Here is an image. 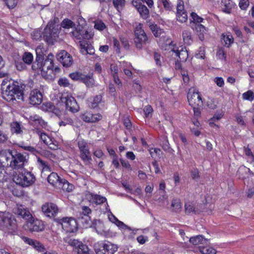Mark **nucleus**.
<instances>
[{
  "mask_svg": "<svg viewBox=\"0 0 254 254\" xmlns=\"http://www.w3.org/2000/svg\"><path fill=\"white\" fill-rule=\"evenodd\" d=\"M1 94L2 98L8 102L21 100L24 101L25 92L30 89L31 86L23 84L20 81L4 79L1 83Z\"/></svg>",
  "mask_w": 254,
  "mask_h": 254,
  "instance_id": "f257e3e1",
  "label": "nucleus"
},
{
  "mask_svg": "<svg viewBox=\"0 0 254 254\" xmlns=\"http://www.w3.org/2000/svg\"><path fill=\"white\" fill-rule=\"evenodd\" d=\"M44 49L41 46L36 49V58L35 62L33 63L32 68L33 70L36 71L39 69L42 72L47 70L53 71L54 66V55L50 53L44 58Z\"/></svg>",
  "mask_w": 254,
  "mask_h": 254,
  "instance_id": "f03ea898",
  "label": "nucleus"
},
{
  "mask_svg": "<svg viewBox=\"0 0 254 254\" xmlns=\"http://www.w3.org/2000/svg\"><path fill=\"white\" fill-rule=\"evenodd\" d=\"M73 36L79 41V47L80 52L83 55H93L95 54V50L93 47L86 40L81 41L83 39H89L93 36L92 33H89L84 27H76L72 32Z\"/></svg>",
  "mask_w": 254,
  "mask_h": 254,
  "instance_id": "7ed1b4c3",
  "label": "nucleus"
},
{
  "mask_svg": "<svg viewBox=\"0 0 254 254\" xmlns=\"http://www.w3.org/2000/svg\"><path fill=\"white\" fill-rule=\"evenodd\" d=\"M0 229L12 234L16 231V220L11 214L6 212H0Z\"/></svg>",
  "mask_w": 254,
  "mask_h": 254,
  "instance_id": "20e7f679",
  "label": "nucleus"
},
{
  "mask_svg": "<svg viewBox=\"0 0 254 254\" xmlns=\"http://www.w3.org/2000/svg\"><path fill=\"white\" fill-rule=\"evenodd\" d=\"M13 181L16 184L25 188L34 184L36 181V178L31 172L24 170L15 173L13 175Z\"/></svg>",
  "mask_w": 254,
  "mask_h": 254,
  "instance_id": "39448f33",
  "label": "nucleus"
},
{
  "mask_svg": "<svg viewBox=\"0 0 254 254\" xmlns=\"http://www.w3.org/2000/svg\"><path fill=\"white\" fill-rule=\"evenodd\" d=\"M148 42L147 36L142 29V25L139 24L134 30V44L136 48L139 50H141Z\"/></svg>",
  "mask_w": 254,
  "mask_h": 254,
  "instance_id": "423d86ee",
  "label": "nucleus"
},
{
  "mask_svg": "<svg viewBox=\"0 0 254 254\" xmlns=\"http://www.w3.org/2000/svg\"><path fill=\"white\" fill-rule=\"evenodd\" d=\"M93 247L96 254H114L118 250L117 246L109 242H98Z\"/></svg>",
  "mask_w": 254,
  "mask_h": 254,
  "instance_id": "0eeeda50",
  "label": "nucleus"
},
{
  "mask_svg": "<svg viewBox=\"0 0 254 254\" xmlns=\"http://www.w3.org/2000/svg\"><path fill=\"white\" fill-rule=\"evenodd\" d=\"M10 154L12 157L10 163V166L14 169L23 168L27 162V156L17 151H11Z\"/></svg>",
  "mask_w": 254,
  "mask_h": 254,
  "instance_id": "6e6552de",
  "label": "nucleus"
},
{
  "mask_svg": "<svg viewBox=\"0 0 254 254\" xmlns=\"http://www.w3.org/2000/svg\"><path fill=\"white\" fill-rule=\"evenodd\" d=\"M54 221L61 225L62 228L66 232L72 233L77 229V223L72 218H55Z\"/></svg>",
  "mask_w": 254,
  "mask_h": 254,
  "instance_id": "1a4fd4ad",
  "label": "nucleus"
},
{
  "mask_svg": "<svg viewBox=\"0 0 254 254\" xmlns=\"http://www.w3.org/2000/svg\"><path fill=\"white\" fill-rule=\"evenodd\" d=\"M78 146L79 149L81 159L85 165L89 164L92 161V158L87 143L83 141H78Z\"/></svg>",
  "mask_w": 254,
  "mask_h": 254,
  "instance_id": "9d476101",
  "label": "nucleus"
},
{
  "mask_svg": "<svg viewBox=\"0 0 254 254\" xmlns=\"http://www.w3.org/2000/svg\"><path fill=\"white\" fill-rule=\"evenodd\" d=\"M188 100L190 106L203 105L201 95L199 92L194 88H191L189 89L187 95Z\"/></svg>",
  "mask_w": 254,
  "mask_h": 254,
  "instance_id": "9b49d317",
  "label": "nucleus"
},
{
  "mask_svg": "<svg viewBox=\"0 0 254 254\" xmlns=\"http://www.w3.org/2000/svg\"><path fill=\"white\" fill-rule=\"evenodd\" d=\"M55 23H49L44 29L43 37L48 43L52 42L53 39L58 36V31L55 29Z\"/></svg>",
  "mask_w": 254,
  "mask_h": 254,
  "instance_id": "f8f14e48",
  "label": "nucleus"
},
{
  "mask_svg": "<svg viewBox=\"0 0 254 254\" xmlns=\"http://www.w3.org/2000/svg\"><path fill=\"white\" fill-rule=\"evenodd\" d=\"M62 103L65 104L66 109L72 113H75L78 111L79 106L75 99L72 96H62L61 98Z\"/></svg>",
  "mask_w": 254,
  "mask_h": 254,
  "instance_id": "ddd939ff",
  "label": "nucleus"
},
{
  "mask_svg": "<svg viewBox=\"0 0 254 254\" xmlns=\"http://www.w3.org/2000/svg\"><path fill=\"white\" fill-rule=\"evenodd\" d=\"M42 211L46 216L50 218L54 217L59 212L57 205L52 202H47L42 206Z\"/></svg>",
  "mask_w": 254,
  "mask_h": 254,
  "instance_id": "4468645a",
  "label": "nucleus"
},
{
  "mask_svg": "<svg viewBox=\"0 0 254 254\" xmlns=\"http://www.w3.org/2000/svg\"><path fill=\"white\" fill-rule=\"evenodd\" d=\"M12 212L15 215L25 219L27 221L32 220V214L23 205H16L13 207Z\"/></svg>",
  "mask_w": 254,
  "mask_h": 254,
  "instance_id": "2eb2a0df",
  "label": "nucleus"
},
{
  "mask_svg": "<svg viewBox=\"0 0 254 254\" xmlns=\"http://www.w3.org/2000/svg\"><path fill=\"white\" fill-rule=\"evenodd\" d=\"M43 100V95L42 93L38 89L32 90L29 95V102L32 105H40Z\"/></svg>",
  "mask_w": 254,
  "mask_h": 254,
  "instance_id": "dca6fc26",
  "label": "nucleus"
},
{
  "mask_svg": "<svg viewBox=\"0 0 254 254\" xmlns=\"http://www.w3.org/2000/svg\"><path fill=\"white\" fill-rule=\"evenodd\" d=\"M57 59L64 66L69 67L72 64V57L65 51H62L58 54Z\"/></svg>",
  "mask_w": 254,
  "mask_h": 254,
  "instance_id": "f3484780",
  "label": "nucleus"
},
{
  "mask_svg": "<svg viewBox=\"0 0 254 254\" xmlns=\"http://www.w3.org/2000/svg\"><path fill=\"white\" fill-rule=\"evenodd\" d=\"M80 118L86 123H96L101 120L102 117L99 114H93L89 112L81 113Z\"/></svg>",
  "mask_w": 254,
  "mask_h": 254,
  "instance_id": "a211bd4d",
  "label": "nucleus"
},
{
  "mask_svg": "<svg viewBox=\"0 0 254 254\" xmlns=\"http://www.w3.org/2000/svg\"><path fill=\"white\" fill-rule=\"evenodd\" d=\"M28 223L30 224L29 225L30 230L32 232H39L42 231L44 230V225L43 222L39 220L33 219L32 217V220L27 221Z\"/></svg>",
  "mask_w": 254,
  "mask_h": 254,
  "instance_id": "6ab92c4d",
  "label": "nucleus"
},
{
  "mask_svg": "<svg viewBox=\"0 0 254 254\" xmlns=\"http://www.w3.org/2000/svg\"><path fill=\"white\" fill-rule=\"evenodd\" d=\"M175 54V56L178 58L177 59L180 62H185L188 58V52L186 48L180 47L177 50L173 48L172 50Z\"/></svg>",
  "mask_w": 254,
  "mask_h": 254,
  "instance_id": "aec40b11",
  "label": "nucleus"
},
{
  "mask_svg": "<svg viewBox=\"0 0 254 254\" xmlns=\"http://www.w3.org/2000/svg\"><path fill=\"white\" fill-rule=\"evenodd\" d=\"M86 196L89 199L90 202L96 205H100L107 201L105 197L91 192H88Z\"/></svg>",
  "mask_w": 254,
  "mask_h": 254,
  "instance_id": "412c9836",
  "label": "nucleus"
},
{
  "mask_svg": "<svg viewBox=\"0 0 254 254\" xmlns=\"http://www.w3.org/2000/svg\"><path fill=\"white\" fill-rule=\"evenodd\" d=\"M47 180L48 182L53 186L61 188L64 179H61L57 173L53 172L49 175Z\"/></svg>",
  "mask_w": 254,
  "mask_h": 254,
  "instance_id": "4be33fe9",
  "label": "nucleus"
},
{
  "mask_svg": "<svg viewBox=\"0 0 254 254\" xmlns=\"http://www.w3.org/2000/svg\"><path fill=\"white\" fill-rule=\"evenodd\" d=\"M10 130L12 133H16V134H22L23 132L21 125L16 121L12 122L10 124Z\"/></svg>",
  "mask_w": 254,
  "mask_h": 254,
  "instance_id": "5701e85b",
  "label": "nucleus"
},
{
  "mask_svg": "<svg viewBox=\"0 0 254 254\" xmlns=\"http://www.w3.org/2000/svg\"><path fill=\"white\" fill-rule=\"evenodd\" d=\"M139 12L140 16L144 19H147L149 16V11L147 7L142 3L139 4L137 7H134Z\"/></svg>",
  "mask_w": 254,
  "mask_h": 254,
  "instance_id": "b1692460",
  "label": "nucleus"
},
{
  "mask_svg": "<svg viewBox=\"0 0 254 254\" xmlns=\"http://www.w3.org/2000/svg\"><path fill=\"white\" fill-rule=\"evenodd\" d=\"M189 241L194 245L199 244L207 245V240L204 239L202 235H198L190 238Z\"/></svg>",
  "mask_w": 254,
  "mask_h": 254,
  "instance_id": "393cba45",
  "label": "nucleus"
},
{
  "mask_svg": "<svg viewBox=\"0 0 254 254\" xmlns=\"http://www.w3.org/2000/svg\"><path fill=\"white\" fill-rule=\"evenodd\" d=\"M80 81L83 82L88 87H92L94 84V80L91 74H83Z\"/></svg>",
  "mask_w": 254,
  "mask_h": 254,
  "instance_id": "a878e982",
  "label": "nucleus"
},
{
  "mask_svg": "<svg viewBox=\"0 0 254 254\" xmlns=\"http://www.w3.org/2000/svg\"><path fill=\"white\" fill-rule=\"evenodd\" d=\"M64 241L65 243L74 248V250H76L77 248L80 247L82 244L81 242L74 239H71L69 237H66L64 239Z\"/></svg>",
  "mask_w": 254,
  "mask_h": 254,
  "instance_id": "bb28decb",
  "label": "nucleus"
},
{
  "mask_svg": "<svg viewBox=\"0 0 254 254\" xmlns=\"http://www.w3.org/2000/svg\"><path fill=\"white\" fill-rule=\"evenodd\" d=\"M182 36L184 42L190 45L192 42V38L191 32L188 30H184L182 32Z\"/></svg>",
  "mask_w": 254,
  "mask_h": 254,
  "instance_id": "cd10ccee",
  "label": "nucleus"
},
{
  "mask_svg": "<svg viewBox=\"0 0 254 254\" xmlns=\"http://www.w3.org/2000/svg\"><path fill=\"white\" fill-rule=\"evenodd\" d=\"M171 208L174 212H180L182 208L181 200L179 199H174L172 201Z\"/></svg>",
  "mask_w": 254,
  "mask_h": 254,
  "instance_id": "c85d7f7f",
  "label": "nucleus"
},
{
  "mask_svg": "<svg viewBox=\"0 0 254 254\" xmlns=\"http://www.w3.org/2000/svg\"><path fill=\"white\" fill-rule=\"evenodd\" d=\"M185 212L186 213L189 214L191 212H193L194 214H198L199 213V211L195 208L193 204L190 202H188L185 204Z\"/></svg>",
  "mask_w": 254,
  "mask_h": 254,
  "instance_id": "c756f323",
  "label": "nucleus"
},
{
  "mask_svg": "<svg viewBox=\"0 0 254 254\" xmlns=\"http://www.w3.org/2000/svg\"><path fill=\"white\" fill-rule=\"evenodd\" d=\"M22 60L25 64H31L33 61V56L31 53L25 52L22 56Z\"/></svg>",
  "mask_w": 254,
  "mask_h": 254,
  "instance_id": "7c9ffc66",
  "label": "nucleus"
},
{
  "mask_svg": "<svg viewBox=\"0 0 254 254\" xmlns=\"http://www.w3.org/2000/svg\"><path fill=\"white\" fill-rule=\"evenodd\" d=\"M104 228V224L100 221H96L95 229L97 233L100 235H103L106 232Z\"/></svg>",
  "mask_w": 254,
  "mask_h": 254,
  "instance_id": "2f4dec72",
  "label": "nucleus"
},
{
  "mask_svg": "<svg viewBox=\"0 0 254 254\" xmlns=\"http://www.w3.org/2000/svg\"><path fill=\"white\" fill-rule=\"evenodd\" d=\"M149 27L155 37L160 36L163 32V30L159 27L156 24H151L149 25Z\"/></svg>",
  "mask_w": 254,
  "mask_h": 254,
  "instance_id": "473e14b6",
  "label": "nucleus"
},
{
  "mask_svg": "<svg viewBox=\"0 0 254 254\" xmlns=\"http://www.w3.org/2000/svg\"><path fill=\"white\" fill-rule=\"evenodd\" d=\"M61 26L64 28L69 29L70 28L75 27V24L71 20L65 18L62 22Z\"/></svg>",
  "mask_w": 254,
  "mask_h": 254,
  "instance_id": "72a5a7b5",
  "label": "nucleus"
},
{
  "mask_svg": "<svg viewBox=\"0 0 254 254\" xmlns=\"http://www.w3.org/2000/svg\"><path fill=\"white\" fill-rule=\"evenodd\" d=\"M102 99V96L101 95H96L93 98V100L89 104V107L93 109L97 107L98 104L101 102Z\"/></svg>",
  "mask_w": 254,
  "mask_h": 254,
  "instance_id": "f704fd0d",
  "label": "nucleus"
},
{
  "mask_svg": "<svg viewBox=\"0 0 254 254\" xmlns=\"http://www.w3.org/2000/svg\"><path fill=\"white\" fill-rule=\"evenodd\" d=\"M61 188L63 190H65L68 192H70L72 190L74 187L72 185L69 184L66 180L64 179L62 181Z\"/></svg>",
  "mask_w": 254,
  "mask_h": 254,
  "instance_id": "c9c22d12",
  "label": "nucleus"
},
{
  "mask_svg": "<svg viewBox=\"0 0 254 254\" xmlns=\"http://www.w3.org/2000/svg\"><path fill=\"white\" fill-rule=\"evenodd\" d=\"M77 254H90L88 247L82 244L80 247L75 250Z\"/></svg>",
  "mask_w": 254,
  "mask_h": 254,
  "instance_id": "e433bc0d",
  "label": "nucleus"
},
{
  "mask_svg": "<svg viewBox=\"0 0 254 254\" xmlns=\"http://www.w3.org/2000/svg\"><path fill=\"white\" fill-rule=\"evenodd\" d=\"M114 220L115 221H114V223L116 224V225L119 227L120 229L123 230H131V229L129 227L126 225L125 223H124L123 222L119 220L116 217H115L114 216H113Z\"/></svg>",
  "mask_w": 254,
  "mask_h": 254,
  "instance_id": "4c0bfd02",
  "label": "nucleus"
},
{
  "mask_svg": "<svg viewBox=\"0 0 254 254\" xmlns=\"http://www.w3.org/2000/svg\"><path fill=\"white\" fill-rule=\"evenodd\" d=\"M31 120L33 122L35 125H40L41 127H43L45 125V122L40 117L34 115L33 117H31Z\"/></svg>",
  "mask_w": 254,
  "mask_h": 254,
  "instance_id": "58836bf2",
  "label": "nucleus"
},
{
  "mask_svg": "<svg viewBox=\"0 0 254 254\" xmlns=\"http://www.w3.org/2000/svg\"><path fill=\"white\" fill-rule=\"evenodd\" d=\"M200 252L203 254H216V251L211 247H203L200 249Z\"/></svg>",
  "mask_w": 254,
  "mask_h": 254,
  "instance_id": "ea45409f",
  "label": "nucleus"
},
{
  "mask_svg": "<svg viewBox=\"0 0 254 254\" xmlns=\"http://www.w3.org/2000/svg\"><path fill=\"white\" fill-rule=\"evenodd\" d=\"M177 19L179 21L183 23L187 21L188 15L186 11L181 12L180 13H177Z\"/></svg>",
  "mask_w": 254,
  "mask_h": 254,
  "instance_id": "a19ab883",
  "label": "nucleus"
},
{
  "mask_svg": "<svg viewBox=\"0 0 254 254\" xmlns=\"http://www.w3.org/2000/svg\"><path fill=\"white\" fill-rule=\"evenodd\" d=\"M38 133L40 136L41 139L46 144H49V143L52 142L50 137L47 135L45 133L41 132L40 131H38Z\"/></svg>",
  "mask_w": 254,
  "mask_h": 254,
  "instance_id": "79ce46f5",
  "label": "nucleus"
},
{
  "mask_svg": "<svg viewBox=\"0 0 254 254\" xmlns=\"http://www.w3.org/2000/svg\"><path fill=\"white\" fill-rule=\"evenodd\" d=\"M243 99L249 101H253L254 99V93L251 90H249L243 94Z\"/></svg>",
  "mask_w": 254,
  "mask_h": 254,
  "instance_id": "37998d69",
  "label": "nucleus"
},
{
  "mask_svg": "<svg viewBox=\"0 0 254 254\" xmlns=\"http://www.w3.org/2000/svg\"><path fill=\"white\" fill-rule=\"evenodd\" d=\"M223 39L225 42V46L229 47L233 42V38L231 35H223Z\"/></svg>",
  "mask_w": 254,
  "mask_h": 254,
  "instance_id": "c03bdc74",
  "label": "nucleus"
},
{
  "mask_svg": "<svg viewBox=\"0 0 254 254\" xmlns=\"http://www.w3.org/2000/svg\"><path fill=\"white\" fill-rule=\"evenodd\" d=\"M161 142L162 148L164 150L167 151L170 149L169 141L166 136L162 137Z\"/></svg>",
  "mask_w": 254,
  "mask_h": 254,
  "instance_id": "a18cd8bd",
  "label": "nucleus"
},
{
  "mask_svg": "<svg viewBox=\"0 0 254 254\" xmlns=\"http://www.w3.org/2000/svg\"><path fill=\"white\" fill-rule=\"evenodd\" d=\"M54 106H55L53 103L51 102H46L43 104L42 109L45 111L51 112L53 110V109H54Z\"/></svg>",
  "mask_w": 254,
  "mask_h": 254,
  "instance_id": "49530a36",
  "label": "nucleus"
},
{
  "mask_svg": "<svg viewBox=\"0 0 254 254\" xmlns=\"http://www.w3.org/2000/svg\"><path fill=\"white\" fill-rule=\"evenodd\" d=\"M114 6L118 10L125 5V0H113Z\"/></svg>",
  "mask_w": 254,
  "mask_h": 254,
  "instance_id": "de8ad7c7",
  "label": "nucleus"
},
{
  "mask_svg": "<svg viewBox=\"0 0 254 254\" xmlns=\"http://www.w3.org/2000/svg\"><path fill=\"white\" fill-rule=\"evenodd\" d=\"M7 7L9 9L14 8L17 3V0H3Z\"/></svg>",
  "mask_w": 254,
  "mask_h": 254,
  "instance_id": "09e8293b",
  "label": "nucleus"
},
{
  "mask_svg": "<svg viewBox=\"0 0 254 254\" xmlns=\"http://www.w3.org/2000/svg\"><path fill=\"white\" fill-rule=\"evenodd\" d=\"M168 199V196L165 193V192H163L162 194H161L160 197H159L157 200L158 201V202L160 203V205H164L165 204V202L167 201Z\"/></svg>",
  "mask_w": 254,
  "mask_h": 254,
  "instance_id": "8fccbe9b",
  "label": "nucleus"
},
{
  "mask_svg": "<svg viewBox=\"0 0 254 254\" xmlns=\"http://www.w3.org/2000/svg\"><path fill=\"white\" fill-rule=\"evenodd\" d=\"M23 240L30 245L33 246L35 247H38V246L40 245V244L37 241L33 240L27 237H24Z\"/></svg>",
  "mask_w": 254,
  "mask_h": 254,
  "instance_id": "3c124183",
  "label": "nucleus"
},
{
  "mask_svg": "<svg viewBox=\"0 0 254 254\" xmlns=\"http://www.w3.org/2000/svg\"><path fill=\"white\" fill-rule=\"evenodd\" d=\"M83 73L80 72H73L69 74V77L74 80L80 81Z\"/></svg>",
  "mask_w": 254,
  "mask_h": 254,
  "instance_id": "603ef678",
  "label": "nucleus"
},
{
  "mask_svg": "<svg viewBox=\"0 0 254 254\" xmlns=\"http://www.w3.org/2000/svg\"><path fill=\"white\" fill-rule=\"evenodd\" d=\"M73 124V120L70 118L64 119L63 121L59 122V125L60 126H65L67 125H72Z\"/></svg>",
  "mask_w": 254,
  "mask_h": 254,
  "instance_id": "864d4df0",
  "label": "nucleus"
},
{
  "mask_svg": "<svg viewBox=\"0 0 254 254\" xmlns=\"http://www.w3.org/2000/svg\"><path fill=\"white\" fill-rule=\"evenodd\" d=\"M106 27L105 24L101 21L95 22L94 28L99 30H103Z\"/></svg>",
  "mask_w": 254,
  "mask_h": 254,
  "instance_id": "5fc2aeb1",
  "label": "nucleus"
},
{
  "mask_svg": "<svg viewBox=\"0 0 254 254\" xmlns=\"http://www.w3.org/2000/svg\"><path fill=\"white\" fill-rule=\"evenodd\" d=\"M177 13H180L181 12L185 11L184 10V1L182 0H178L177 6Z\"/></svg>",
  "mask_w": 254,
  "mask_h": 254,
  "instance_id": "6e6d98bb",
  "label": "nucleus"
},
{
  "mask_svg": "<svg viewBox=\"0 0 254 254\" xmlns=\"http://www.w3.org/2000/svg\"><path fill=\"white\" fill-rule=\"evenodd\" d=\"M191 17L193 19L194 23H199L203 20V18L198 16L195 12H192L191 13Z\"/></svg>",
  "mask_w": 254,
  "mask_h": 254,
  "instance_id": "4d7b16f0",
  "label": "nucleus"
},
{
  "mask_svg": "<svg viewBox=\"0 0 254 254\" xmlns=\"http://www.w3.org/2000/svg\"><path fill=\"white\" fill-rule=\"evenodd\" d=\"M249 5V0H241L239 2V6L243 10H246Z\"/></svg>",
  "mask_w": 254,
  "mask_h": 254,
  "instance_id": "13d9d810",
  "label": "nucleus"
},
{
  "mask_svg": "<svg viewBox=\"0 0 254 254\" xmlns=\"http://www.w3.org/2000/svg\"><path fill=\"white\" fill-rule=\"evenodd\" d=\"M37 161L43 169H50V167L47 161H44L40 158H38Z\"/></svg>",
  "mask_w": 254,
  "mask_h": 254,
  "instance_id": "bf43d9fd",
  "label": "nucleus"
},
{
  "mask_svg": "<svg viewBox=\"0 0 254 254\" xmlns=\"http://www.w3.org/2000/svg\"><path fill=\"white\" fill-rule=\"evenodd\" d=\"M78 25L76 27H84L86 25V22L82 17L78 16L77 19V21Z\"/></svg>",
  "mask_w": 254,
  "mask_h": 254,
  "instance_id": "052dcab7",
  "label": "nucleus"
},
{
  "mask_svg": "<svg viewBox=\"0 0 254 254\" xmlns=\"http://www.w3.org/2000/svg\"><path fill=\"white\" fill-rule=\"evenodd\" d=\"M214 81L219 87H223L224 84V80L222 77H216L214 78Z\"/></svg>",
  "mask_w": 254,
  "mask_h": 254,
  "instance_id": "680f3d73",
  "label": "nucleus"
},
{
  "mask_svg": "<svg viewBox=\"0 0 254 254\" xmlns=\"http://www.w3.org/2000/svg\"><path fill=\"white\" fill-rule=\"evenodd\" d=\"M59 84L63 87H67L69 86V83L66 78H60L58 81Z\"/></svg>",
  "mask_w": 254,
  "mask_h": 254,
  "instance_id": "e2e57ef3",
  "label": "nucleus"
},
{
  "mask_svg": "<svg viewBox=\"0 0 254 254\" xmlns=\"http://www.w3.org/2000/svg\"><path fill=\"white\" fill-rule=\"evenodd\" d=\"M181 74L183 77V80L185 84H188L190 81V78L188 72L185 71H182Z\"/></svg>",
  "mask_w": 254,
  "mask_h": 254,
  "instance_id": "0e129e2a",
  "label": "nucleus"
},
{
  "mask_svg": "<svg viewBox=\"0 0 254 254\" xmlns=\"http://www.w3.org/2000/svg\"><path fill=\"white\" fill-rule=\"evenodd\" d=\"M25 63H22L21 62H17L15 63V66L17 70L21 71L26 68Z\"/></svg>",
  "mask_w": 254,
  "mask_h": 254,
  "instance_id": "69168bd1",
  "label": "nucleus"
},
{
  "mask_svg": "<svg viewBox=\"0 0 254 254\" xmlns=\"http://www.w3.org/2000/svg\"><path fill=\"white\" fill-rule=\"evenodd\" d=\"M31 36L33 39L38 40L41 38V33L38 30H35L31 34Z\"/></svg>",
  "mask_w": 254,
  "mask_h": 254,
  "instance_id": "338daca9",
  "label": "nucleus"
},
{
  "mask_svg": "<svg viewBox=\"0 0 254 254\" xmlns=\"http://www.w3.org/2000/svg\"><path fill=\"white\" fill-rule=\"evenodd\" d=\"M207 104L208 107L211 109H216L217 107V105L214 102V99L213 98L209 99L207 102Z\"/></svg>",
  "mask_w": 254,
  "mask_h": 254,
  "instance_id": "774afa93",
  "label": "nucleus"
}]
</instances>
